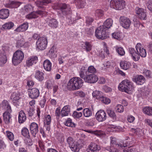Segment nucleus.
I'll return each mask as SVG.
<instances>
[{
	"label": "nucleus",
	"mask_w": 152,
	"mask_h": 152,
	"mask_svg": "<svg viewBox=\"0 0 152 152\" xmlns=\"http://www.w3.org/2000/svg\"><path fill=\"white\" fill-rule=\"evenodd\" d=\"M28 28V23L25 22L20 25L18 27L15 31L17 32H23L26 31Z\"/></svg>",
	"instance_id": "a878e982"
},
{
	"label": "nucleus",
	"mask_w": 152,
	"mask_h": 152,
	"mask_svg": "<svg viewBox=\"0 0 152 152\" xmlns=\"http://www.w3.org/2000/svg\"><path fill=\"white\" fill-rule=\"evenodd\" d=\"M20 93L19 92L15 91L12 94L10 98L13 101H17L20 99Z\"/></svg>",
	"instance_id": "2f4dec72"
},
{
	"label": "nucleus",
	"mask_w": 152,
	"mask_h": 152,
	"mask_svg": "<svg viewBox=\"0 0 152 152\" xmlns=\"http://www.w3.org/2000/svg\"><path fill=\"white\" fill-rule=\"evenodd\" d=\"M18 122L20 124L23 123L26 119V114L23 110H20L18 115Z\"/></svg>",
	"instance_id": "b1692460"
},
{
	"label": "nucleus",
	"mask_w": 152,
	"mask_h": 152,
	"mask_svg": "<svg viewBox=\"0 0 152 152\" xmlns=\"http://www.w3.org/2000/svg\"><path fill=\"white\" fill-rule=\"evenodd\" d=\"M133 88L132 83L127 79L122 81L118 86V89L120 91L128 94L131 93V91Z\"/></svg>",
	"instance_id": "f03ea898"
},
{
	"label": "nucleus",
	"mask_w": 152,
	"mask_h": 152,
	"mask_svg": "<svg viewBox=\"0 0 152 152\" xmlns=\"http://www.w3.org/2000/svg\"><path fill=\"white\" fill-rule=\"evenodd\" d=\"M7 61V57L4 54L0 57V65L3 66L6 63Z\"/></svg>",
	"instance_id": "a19ab883"
},
{
	"label": "nucleus",
	"mask_w": 152,
	"mask_h": 152,
	"mask_svg": "<svg viewBox=\"0 0 152 152\" xmlns=\"http://www.w3.org/2000/svg\"><path fill=\"white\" fill-rule=\"evenodd\" d=\"M1 106L3 108L6 110L5 112H12V110L11 106L7 100H4L1 102Z\"/></svg>",
	"instance_id": "6ab92c4d"
},
{
	"label": "nucleus",
	"mask_w": 152,
	"mask_h": 152,
	"mask_svg": "<svg viewBox=\"0 0 152 152\" xmlns=\"http://www.w3.org/2000/svg\"><path fill=\"white\" fill-rule=\"evenodd\" d=\"M25 42L23 40H18L17 42L16 46L18 48H21L24 47L25 44Z\"/></svg>",
	"instance_id": "5fc2aeb1"
},
{
	"label": "nucleus",
	"mask_w": 152,
	"mask_h": 152,
	"mask_svg": "<svg viewBox=\"0 0 152 152\" xmlns=\"http://www.w3.org/2000/svg\"><path fill=\"white\" fill-rule=\"evenodd\" d=\"M76 3L79 8H83L86 4L85 0H77Z\"/></svg>",
	"instance_id": "79ce46f5"
},
{
	"label": "nucleus",
	"mask_w": 152,
	"mask_h": 152,
	"mask_svg": "<svg viewBox=\"0 0 152 152\" xmlns=\"http://www.w3.org/2000/svg\"><path fill=\"white\" fill-rule=\"evenodd\" d=\"M51 123V117L49 115L45 117L44 120V124L50 125Z\"/></svg>",
	"instance_id": "3c124183"
},
{
	"label": "nucleus",
	"mask_w": 152,
	"mask_h": 152,
	"mask_svg": "<svg viewBox=\"0 0 152 152\" xmlns=\"http://www.w3.org/2000/svg\"><path fill=\"white\" fill-rule=\"evenodd\" d=\"M138 17L141 19L146 20V11L142 8H139L136 11Z\"/></svg>",
	"instance_id": "f3484780"
},
{
	"label": "nucleus",
	"mask_w": 152,
	"mask_h": 152,
	"mask_svg": "<svg viewBox=\"0 0 152 152\" xmlns=\"http://www.w3.org/2000/svg\"><path fill=\"white\" fill-rule=\"evenodd\" d=\"M113 38L116 39H119L121 38L120 33L119 32H114L112 34Z\"/></svg>",
	"instance_id": "4d7b16f0"
},
{
	"label": "nucleus",
	"mask_w": 152,
	"mask_h": 152,
	"mask_svg": "<svg viewBox=\"0 0 152 152\" xmlns=\"http://www.w3.org/2000/svg\"><path fill=\"white\" fill-rule=\"evenodd\" d=\"M9 11L7 9H2L0 10V18L5 19L9 15Z\"/></svg>",
	"instance_id": "5701e85b"
},
{
	"label": "nucleus",
	"mask_w": 152,
	"mask_h": 152,
	"mask_svg": "<svg viewBox=\"0 0 152 152\" xmlns=\"http://www.w3.org/2000/svg\"><path fill=\"white\" fill-rule=\"evenodd\" d=\"M134 148L132 146L128 147L124 149V152H134Z\"/></svg>",
	"instance_id": "680f3d73"
},
{
	"label": "nucleus",
	"mask_w": 152,
	"mask_h": 152,
	"mask_svg": "<svg viewBox=\"0 0 152 152\" xmlns=\"http://www.w3.org/2000/svg\"><path fill=\"white\" fill-rule=\"evenodd\" d=\"M44 69L47 71H50L52 69V63L50 61L46 59L44 61L43 63Z\"/></svg>",
	"instance_id": "cd10ccee"
},
{
	"label": "nucleus",
	"mask_w": 152,
	"mask_h": 152,
	"mask_svg": "<svg viewBox=\"0 0 152 152\" xmlns=\"http://www.w3.org/2000/svg\"><path fill=\"white\" fill-rule=\"evenodd\" d=\"M22 135L27 138L30 137L28 129L26 127H23L21 130Z\"/></svg>",
	"instance_id": "4c0bfd02"
},
{
	"label": "nucleus",
	"mask_w": 152,
	"mask_h": 152,
	"mask_svg": "<svg viewBox=\"0 0 152 152\" xmlns=\"http://www.w3.org/2000/svg\"><path fill=\"white\" fill-rule=\"evenodd\" d=\"M133 81L135 82L137 84L141 85L145 81L144 77L142 75H137L133 79Z\"/></svg>",
	"instance_id": "a211bd4d"
},
{
	"label": "nucleus",
	"mask_w": 152,
	"mask_h": 152,
	"mask_svg": "<svg viewBox=\"0 0 152 152\" xmlns=\"http://www.w3.org/2000/svg\"><path fill=\"white\" fill-rule=\"evenodd\" d=\"M94 21V19L90 17H87L86 18V23L89 25H91Z\"/></svg>",
	"instance_id": "052dcab7"
},
{
	"label": "nucleus",
	"mask_w": 152,
	"mask_h": 152,
	"mask_svg": "<svg viewBox=\"0 0 152 152\" xmlns=\"http://www.w3.org/2000/svg\"><path fill=\"white\" fill-rule=\"evenodd\" d=\"M85 33L87 34L88 36H91L94 33V29L92 28H86L85 29Z\"/></svg>",
	"instance_id": "49530a36"
},
{
	"label": "nucleus",
	"mask_w": 152,
	"mask_h": 152,
	"mask_svg": "<svg viewBox=\"0 0 152 152\" xmlns=\"http://www.w3.org/2000/svg\"><path fill=\"white\" fill-rule=\"evenodd\" d=\"M129 52L131 55L133 60L135 61H137L140 59V56L138 54V52L136 49L131 48H129Z\"/></svg>",
	"instance_id": "dca6fc26"
},
{
	"label": "nucleus",
	"mask_w": 152,
	"mask_h": 152,
	"mask_svg": "<svg viewBox=\"0 0 152 152\" xmlns=\"http://www.w3.org/2000/svg\"><path fill=\"white\" fill-rule=\"evenodd\" d=\"M99 100L102 102L107 104H109L111 102L109 98L104 97L103 96L100 98Z\"/></svg>",
	"instance_id": "de8ad7c7"
},
{
	"label": "nucleus",
	"mask_w": 152,
	"mask_h": 152,
	"mask_svg": "<svg viewBox=\"0 0 152 152\" xmlns=\"http://www.w3.org/2000/svg\"><path fill=\"white\" fill-rule=\"evenodd\" d=\"M87 71V69L84 66H82L80 69V77L84 79L85 77V75L86 74V72Z\"/></svg>",
	"instance_id": "a18cd8bd"
},
{
	"label": "nucleus",
	"mask_w": 152,
	"mask_h": 152,
	"mask_svg": "<svg viewBox=\"0 0 152 152\" xmlns=\"http://www.w3.org/2000/svg\"><path fill=\"white\" fill-rule=\"evenodd\" d=\"M102 92L98 91H94L92 93V96L94 97H95L96 99H100L102 96Z\"/></svg>",
	"instance_id": "58836bf2"
},
{
	"label": "nucleus",
	"mask_w": 152,
	"mask_h": 152,
	"mask_svg": "<svg viewBox=\"0 0 152 152\" xmlns=\"http://www.w3.org/2000/svg\"><path fill=\"white\" fill-rule=\"evenodd\" d=\"M113 22V21L112 19H107L104 22L103 25L102 26L105 28V29L107 31L108 29L110 28L112 26Z\"/></svg>",
	"instance_id": "c85d7f7f"
},
{
	"label": "nucleus",
	"mask_w": 152,
	"mask_h": 152,
	"mask_svg": "<svg viewBox=\"0 0 152 152\" xmlns=\"http://www.w3.org/2000/svg\"><path fill=\"white\" fill-rule=\"evenodd\" d=\"M75 94L76 96H78L81 97H84L86 96L85 94L82 91H77Z\"/></svg>",
	"instance_id": "13d9d810"
},
{
	"label": "nucleus",
	"mask_w": 152,
	"mask_h": 152,
	"mask_svg": "<svg viewBox=\"0 0 152 152\" xmlns=\"http://www.w3.org/2000/svg\"><path fill=\"white\" fill-rule=\"evenodd\" d=\"M147 6L148 9L152 12V1H149L147 3Z\"/></svg>",
	"instance_id": "338daca9"
},
{
	"label": "nucleus",
	"mask_w": 152,
	"mask_h": 152,
	"mask_svg": "<svg viewBox=\"0 0 152 152\" xmlns=\"http://www.w3.org/2000/svg\"><path fill=\"white\" fill-rule=\"evenodd\" d=\"M82 114L81 112H78L77 111H74L73 114V116L75 118H79L81 117Z\"/></svg>",
	"instance_id": "bf43d9fd"
},
{
	"label": "nucleus",
	"mask_w": 152,
	"mask_h": 152,
	"mask_svg": "<svg viewBox=\"0 0 152 152\" xmlns=\"http://www.w3.org/2000/svg\"><path fill=\"white\" fill-rule=\"evenodd\" d=\"M110 140L111 146L110 148H107V150L111 152H118V148H119V147L122 146V145L121 144H117L115 137H111Z\"/></svg>",
	"instance_id": "6e6552de"
},
{
	"label": "nucleus",
	"mask_w": 152,
	"mask_h": 152,
	"mask_svg": "<svg viewBox=\"0 0 152 152\" xmlns=\"http://www.w3.org/2000/svg\"><path fill=\"white\" fill-rule=\"evenodd\" d=\"M70 111V107L69 105L64 106L62 109L61 114L62 117L67 116L69 113Z\"/></svg>",
	"instance_id": "bb28decb"
},
{
	"label": "nucleus",
	"mask_w": 152,
	"mask_h": 152,
	"mask_svg": "<svg viewBox=\"0 0 152 152\" xmlns=\"http://www.w3.org/2000/svg\"><path fill=\"white\" fill-rule=\"evenodd\" d=\"M62 14L65 15L69 16L72 13L71 7L70 5L65 3H61L58 6Z\"/></svg>",
	"instance_id": "39448f33"
},
{
	"label": "nucleus",
	"mask_w": 152,
	"mask_h": 152,
	"mask_svg": "<svg viewBox=\"0 0 152 152\" xmlns=\"http://www.w3.org/2000/svg\"><path fill=\"white\" fill-rule=\"evenodd\" d=\"M44 74L39 71H37L35 72V77L38 81H42L44 79Z\"/></svg>",
	"instance_id": "473e14b6"
},
{
	"label": "nucleus",
	"mask_w": 152,
	"mask_h": 152,
	"mask_svg": "<svg viewBox=\"0 0 152 152\" xmlns=\"http://www.w3.org/2000/svg\"><path fill=\"white\" fill-rule=\"evenodd\" d=\"M143 112L145 114L149 115H152V107H145L143 109Z\"/></svg>",
	"instance_id": "f704fd0d"
},
{
	"label": "nucleus",
	"mask_w": 152,
	"mask_h": 152,
	"mask_svg": "<svg viewBox=\"0 0 152 152\" xmlns=\"http://www.w3.org/2000/svg\"><path fill=\"white\" fill-rule=\"evenodd\" d=\"M116 111L119 113H122L124 111V108L123 105L121 104H118L115 108Z\"/></svg>",
	"instance_id": "864d4df0"
},
{
	"label": "nucleus",
	"mask_w": 152,
	"mask_h": 152,
	"mask_svg": "<svg viewBox=\"0 0 152 152\" xmlns=\"http://www.w3.org/2000/svg\"><path fill=\"white\" fill-rule=\"evenodd\" d=\"M83 83V80L80 78L74 77L70 79L67 84V88L69 90H75L80 89Z\"/></svg>",
	"instance_id": "f257e3e1"
},
{
	"label": "nucleus",
	"mask_w": 152,
	"mask_h": 152,
	"mask_svg": "<svg viewBox=\"0 0 152 152\" xmlns=\"http://www.w3.org/2000/svg\"><path fill=\"white\" fill-rule=\"evenodd\" d=\"M11 113L4 112L3 114V120L6 124H10L12 120V115L11 114Z\"/></svg>",
	"instance_id": "412c9836"
},
{
	"label": "nucleus",
	"mask_w": 152,
	"mask_h": 152,
	"mask_svg": "<svg viewBox=\"0 0 152 152\" xmlns=\"http://www.w3.org/2000/svg\"><path fill=\"white\" fill-rule=\"evenodd\" d=\"M65 125L68 126L74 127L75 124L72 122V120L70 118H68L65 124Z\"/></svg>",
	"instance_id": "09e8293b"
},
{
	"label": "nucleus",
	"mask_w": 152,
	"mask_h": 152,
	"mask_svg": "<svg viewBox=\"0 0 152 152\" xmlns=\"http://www.w3.org/2000/svg\"><path fill=\"white\" fill-rule=\"evenodd\" d=\"M38 61L37 56H32L28 59L26 61L27 66L30 67L32 66L34 64H36Z\"/></svg>",
	"instance_id": "aec40b11"
},
{
	"label": "nucleus",
	"mask_w": 152,
	"mask_h": 152,
	"mask_svg": "<svg viewBox=\"0 0 152 152\" xmlns=\"http://www.w3.org/2000/svg\"><path fill=\"white\" fill-rule=\"evenodd\" d=\"M97 76L95 74H86L84 80L86 82L90 83H94L98 80Z\"/></svg>",
	"instance_id": "9d476101"
},
{
	"label": "nucleus",
	"mask_w": 152,
	"mask_h": 152,
	"mask_svg": "<svg viewBox=\"0 0 152 152\" xmlns=\"http://www.w3.org/2000/svg\"><path fill=\"white\" fill-rule=\"evenodd\" d=\"M69 147L71 150L75 152H79L80 151V145L78 143H75L73 138L71 137H68L66 140Z\"/></svg>",
	"instance_id": "1a4fd4ad"
},
{
	"label": "nucleus",
	"mask_w": 152,
	"mask_h": 152,
	"mask_svg": "<svg viewBox=\"0 0 152 152\" xmlns=\"http://www.w3.org/2000/svg\"><path fill=\"white\" fill-rule=\"evenodd\" d=\"M92 47V46L90 42H85V45L83 46V48L86 51L88 52L91 50Z\"/></svg>",
	"instance_id": "37998d69"
},
{
	"label": "nucleus",
	"mask_w": 152,
	"mask_h": 152,
	"mask_svg": "<svg viewBox=\"0 0 152 152\" xmlns=\"http://www.w3.org/2000/svg\"><path fill=\"white\" fill-rule=\"evenodd\" d=\"M120 66L121 69L126 70L130 68L131 64L129 62L127 61H122L120 62Z\"/></svg>",
	"instance_id": "72a5a7b5"
},
{
	"label": "nucleus",
	"mask_w": 152,
	"mask_h": 152,
	"mask_svg": "<svg viewBox=\"0 0 152 152\" xmlns=\"http://www.w3.org/2000/svg\"><path fill=\"white\" fill-rule=\"evenodd\" d=\"M28 95L29 97L33 99H36L39 96V90L37 88H34L28 90Z\"/></svg>",
	"instance_id": "f8f14e48"
},
{
	"label": "nucleus",
	"mask_w": 152,
	"mask_h": 152,
	"mask_svg": "<svg viewBox=\"0 0 152 152\" xmlns=\"http://www.w3.org/2000/svg\"><path fill=\"white\" fill-rule=\"evenodd\" d=\"M95 35L98 39H104L109 37V33L105 28L100 26L96 30Z\"/></svg>",
	"instance_id": "7ed1b4c3"
},
{
	"label": "nucleus",
	"mask_w": 152,
	"mask_h": 152,
	"mask_svg": "<svg viewBox=\"0 0 152 152\" xmlns=\"http://www.w3.org/2000/svg\"><path fill=\"white\" fill-rule=\"evenodd\" d=\"M95 117L98 121L102 122L106 119L107 115L104 111L103 110H100L96 113Z\"/></svg>",
	"instance_id": "ddd939ff"
},
{
	"label": "nucleus",
	"mask_w": 152,
	"mask_h": 152,
	"mask_svg": "<svg viewBox=\"0 0 152 152\" xmlns=\"http://www.w3.org/2000/svg\"><path fill=\"white\" fill-rule=\"evenodd\" d=\"M32 10V7L31 5H27L24 6L25 11L26 12H29L31 11Z\"/></svg>",
	"instance_id": "e2e57ef3"
},
{
	"label": "nucleus",
	"mask_w": 152,
	"mask_h": 152,
	"mask_svg": "<svg viewBox=\"0 0 152 152\" xmlns=\"http://www.w3.org/2000/svg\"><path fill=\"white\" fill-rule=\"evenodd\" d=\"M43 11L41 10H38L36 12H32L26 16V18L28 19L35 18L38 17V14L42 15Z\"/></svg>",
	"instance_id": "4be33fe9"
},
{
	"label": "nucleus",
	"mask_w": 152,
	"mask_h": 152,
	"mask_svg": "<svg viewBox=\"0 0 152 152\" xmlns=\"http://www.w3.org/2000/svg\"><path fill=\"white\" fill-rule=\"evenodd\" d=\"M11 3L14 7L17 8L20 5V3L19 2L16 1H12Z\"/></svg>",
	"instance_id": "69168bd1"
},
{
	"label": "nucleus",
	"mask_w": 152,
	"mask_h": 152,
	"mask_svg": "<svg viewBox=\"0 0 152 152\" xmlns=\"http://www.w3.org/2000/svg\"><path fill=\"white\" fill-rule=\"evenodd\" d=\"M100 149L99 145L93 142H91L88 147V149L92 152L98 151Z\"/></svg>",
	"instance_id": "393cba45"
},
{
	"label": "nucleus",
	"mask_w": 152,
	"mask_h": 152,
	"mask_svg": "<svg viewBox=\"0 0 152 152\" xmlns=\"http://www.w3.org/2000/svg\"><path fill=\"white\" fill-rule=\"evenodd\" d=\"M83 115L86 117L91 116L92 115V112L91 110L88 108H85L83 111Z\"/></svg>",
	"instance_id": "e433bc0d"
},
{
	"label": "nucleus",
	"mask_w": 152,
	"mask_h": 152,
	"mask_svg": "<svg viewBox=\"0 0 152 152\" xmlns=\"http://www.w3.org/2000/svg\"><path fill=\"white\" fill-rule=\"evenodd\" d=\"M135 48L138 52L139 56L142 57H145L146 56L147 53L146 50L144 49L140 43H138L136 45Z\"/></svg>",
	"instance_id": "4468645a"
},
{
	"label": "nucleus",
	"mask_w": 152,
	"mask_h": 152,
	"mask_svg": "<svg viewBox=\"0 0 152 152\" xmlns=\"http://www.w3.org/2000/svg\"><path fill=\"white\" fill-rule=\"evenodd\" d=\"M119 21L122 26L126 29L129 28L131 23V21L128 18L124 16L121 17Z\"/></svg>",
	"instance_id": "9b49d317"
},
{
	"label": "nucleus",
	"mask_w": 152,
	"mask_h": 152,
	"mask_svg": "<svg viewBox=\"0 0 152 152\" xmlns=\"http://www.w3.org/2000/svg\"><path fill=\"white\" fill-rule=\"evenodd\" d=\"M95 15L98 17H100L103 15V12L101 10H97L95 12Z\"/></svg>",
	"instance_id": "6e6d98bb"
},
{
	"label": "nucleus",
	"mask_w": 152,
	"mask_h": 152,
	"mask_svg": "<svg viewBox=\"0 0 152 152\" xmlns=\"http://www.w3.org/2000/svg\"><path fill=\"white\" fill-rule=\"evenodd\" d=\"M145 123L147 124L148 125L152 127V121L149 119H147L145 120Z\"/></svg>",
	"instance_id": "774afa93"
},
{
	"label": "nucleus",
	"mask_w": 152,
	"mask_h": 152,
	"mask_svg": "<svg viewBox=\"0 0 152 152\" xmlns=\"http://www.w3.org/2000/svg\"><path fill=\"white\" fill-rule=\"evenodd\" d=\"M107 111L108 114L110 117L113 118L116 117V115L113 110L109 108L107 109Z\"/></svg>",
	"instance_id": "8fccbe9b"
},
{
	"label": "nucleus",
	"mask_w": 152,
	"mask_h": 152,
	"mask_svg": "<svg viewBox=\"0 0 152 152\" xmlns=\"http://www.w3.org/2000/svg\"><path fill=\"white\" fill-rule=\"evenodd\" d=\"M143 74L146 77H151V72L150 71L146 69L143 72Z\"/></svg>",
	"instance_id": "0e129e2a"
},
{
	"label": "nucleus",
	"mask_w": 152,
	"mask_h": 152,
	"mask_svg": "<svg viewBox=\"0 0 152 152\" xmlns=\"http://www.w3.org/2000/svg\"><path fill=\"white\" fill-rule=\"evenodd\" d=\"M14 26V23L12 22H8L6 23L2 26L3 28L6 30H9L11 28Z\"/></svg>",
	"instance_id": "ea45409f"
},
{
	"label": "nucleus",
	"mask_w": 152,
	"mask_h": 152,
	"mask_svg": "<svg viewBox=\"0 0 152 152\" xmlns=\"http://www.w3.org/2000/svg\"><path fill=\"white\" fill-rule=\"evenodd\" d=\"M6 133L9 140L11 141H13L14 139V135L13 133L9 131H7Z\"/></svg>",
	"instance_id": "603ef678"
},
{
	"label": "nucleus",
	"mask_w": 152,
	"mask_h": 152,
	"mask_svg": "<svg viewBox=\"0 0 152 152\" xmlns=\"http://www.w3.org/2000/svg\"><path fill=\"white\" fill-rule=\"evenodd\" d=\"M48 40L46 37H39L36 42L37 48L41 50H43L46 48Z\"/></svg>",
	"instance_id": "423d86ee"
},
{
	"label": "nucleus",
	"mask_w": 152,
	"mask_h": 152,
	"mask_svg": "<svg viewBox=\"0 0 152 152\" xmlns=\"http://www.w3.org/2000/svg\"><path fill=\"white\" fill-rule=\"evenodd\" d=\"M125 2L123 0H111L110 6L116 10H120L125 7Z\"/></svg>",
	"instance_id": "0eeeda50"
},
{
	"label": "nucleus",
	"mask_w": 152,
	"mask_h": 152,
	"mask_svg": "<svg viewBox=\"0 0 152 152\" xmlns=\"http://www.w3.org/2000/svg\"><path fill=\"white\" fill-rule=\"evenodd\" d=\"M24 58V54L20 50H18L14 53L12 58V62L14 65L20 64Z\"/></svg>",
	"instance_id": "20e7f679"
},
{
	"label": "nucleus",
	"mask_w": 152,
	"mask_h": 152,
	"mask_svg": "<svg viewBox=\"0 0 152 152\" xmlns=\"http://www.w3.org/2000/svg\"><path fill=\"white\" fill-rule=\"evenodd\" d=\"M58 23L56 20L52 18L48 21V26L53 28H56L58 26Z\"/></svg>",
	"instance_id": "c756f323"
},
{
	"label": "nucleus",
	"mask_w": 152,
	"mask_h": 152,
	"mask_svg": "<svg viewBox=\"0 0 152 152\" xmlns=\"http://www.w3.org/2000/svg\"><path fill=\"white\" fill-rule=\"evenodd\" d=\"M51 2L50 0H36L35 3L38 7H41L42 6L46 5Z\"/></svg>",
	"instance_id": "7c9ffc66"
},
{
	"label": "nucleus",
	"mask_w": 152,
	"mask_h": 152,
	"mask_svg": "<svg viewBox=\"0 0 152 152\" xmlns=\"http://www.w3.org/2000/svg\"><path fill=\"white\" fill-rule=\"evenodd\" d=\"M38 128V125L36 123L33 122L31 124L29 129L33 137H36V134L39 131Z\"/></svg>",
	"instance_id": "2eb2a0df"
},
{
	"label": "nucleus",
	"mask_w": 152,
	"mask_h": 152,
	"mask_svg": "<svg viewBox=\"0 0 152 152\" xmlns=\"http://www.w3.org/2000/svg\"><path fill=\"white\" fill-rule=\"evenodd\" d=\"M96 69L94 66H89L86 72V74H95L96 72Z\"/></svg>",
	"instance_id": "c9c22d12"
},
{
	"label": "nucleus",
	"mask_w": 152,
	"mask_h": 152,
	"mask_svg": "<svg viewBox=\"0 0 152 152\" xmlns=\"http://www.w3.org/2000/svg\"><path fill=\"white\" fill-rule=\"evenodd\" d=\"M115 48L117 52L118 53L119 55L123 56L125 55V52L123 48L116 47Z\"/></svg>",
	"instance_id": "c03bdc74"
}]
</instances>
